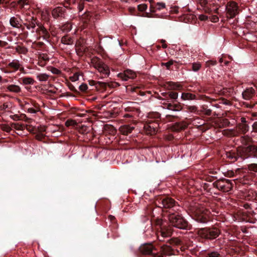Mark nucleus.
Masks as SVG:
<instances>
[{
	"label": "nucleus",
	"mask_w": 257,
	"mask_h": 257,
	"mask_svg": "<svg viewBox=\"0 0 257 257\" xmlns=\"http://www.w3.org/2000/svg\"><path fill=\"white\" fill-rule=\"evenodd\" d=\"M195 219L201 223H206L210 218V211L204 204H197L192 209Z\"/></svg>",
	"instance_id": "f257e3e1"
},
{
	"label": "nucleus",
	"mask_w": 257,
	"mask_h": 257,
	"mask_svg": "<svg viewBox=\"0 0 257 257\" xmlns=\"http://www.w3.org/2000/svg\"><path fill=\"white\" fill-rule=\"evenodd\" d=\"M170 225L181 229H189L188 222L181 215L175 213H171L168 216Z\"/></svg>",
	"instance_id": "f03ea898"
},
{
	"label": "nucleus",
	"mask_w": 257,
	"mask_h": 257,
	"mask_svg": "<svg viewBox=\"0 0 257 257\" xmlns=\"http://www.w3.org/2000/svg\"><path fill=\"white\" fill-rule=\"evenodd\" d=\"M196 233L202 238L211 240L217 237L220 232L217 228L206 227L197 230Z\"/></svg>",
	"instance_id": "7ed1b4c3"
},
{
	"label": "nucleus",
	"mask_w": 257,
	"mask_h": 257,
	"mask_svg": "<svg viewBox=\"0 0 257 257\" xmlns=\"http://www.w3.org/2000/svg\"><path fill=\"white\" fill-rule=\"evenodd\" d=\"M92 66L98 70V71L104 75L105 77H108L110 74L109 67L105 64L101 59L94 57L91 59Z\"/></svg>",
	"instance_id": "20e7f679"
},
{
	"label": "nucleus",
	"mask_w": 257,
	"mask_h": 257,
	"mask_svg": "<svg viewBox=\"0 0 257 257\" xmlns=\"http://www.w3.org/2000/svg\"><path fill=\"white\" fill-rule=\"evenodd\" d=\"M213 185L218 190L224 192L230 191L233 187L231 181L228 179L217 180L213 183Z\"/></svg>",
	"instance_id": "39448f33"
},
{
	"label": "nucleus",
	"mask_w": 257,
	"mask_h": 257,
	"mask_svg": "<svg viewBox=\"0 0 257 257\" xmlns=\"http://www.w3.org/2000/svg\"><path fill=\"white\" fill-rule=\"evenodd\" d=\"M226 11L227 18L232 19L235 17L239 13L237 3L234 2H228L226 6Z\"/></svg>",
	"instance_id": "423d86ee"
},
{
	"label": "nucleus",
	"mask_w": 257,
	"mask_h": 257,
	"mask_svg": "<svg viewBox=\"0 0 257 257\" xmlns=\"http://www.w3.org/2000/svg\"><path fill=\"white\" fill-rule=\"evenodd\" d=\"M159 124L155 121H149L144 124V128L148 135H155L158 131Z\"/></svg>",
	"instance_id": "0eeeda50"
},
{
	"label": "nucleus",
	"mask_w": 257,
	"mask_h": 257,
	"mask_svg": "<svg viewBox=\"0 0 257 257\" xmlns=\"http://www.w3.org/2000/svg\"><path fill=\"white\" fill-rule=\"evenodd\" d=\"M243 152L247 156V158L257 159V146L254 145H249L243 149Z\"/></svg>",
	"instance_id": "6e6552de"
},
{
	"label": "nucleus",
	"mask_w": 257,
	"mask_h": 257,
	"mask_svg": "<svg viewBox=\"0 0 257 257\" xmlns=\"http://www.w3.org/2000/svg\"><path fill=\"white\" fill-rule=\"evenodd\" d=\"M117 76L123 81H127L129 79H134L136 77V73L131 70H126L123 73H119Z\"/></svg>",
	"instance_id": "1a4fd4ad"
},
{
	"label": "nucleus",
	"mask_w": 257,
	"mask_h": 257,
	"mask_svg": "<svg viewBox=\"0 0 257 257\" xmlns=\"http://www.w3.org/2000/svg\"><path fill=\"white\" fill-rule=\"evenodd\" d=\"M8 67L11 69L13 72H16L18 71L19 69H20V68H21L22 70L23 69L22 62L18 59H13L8 64Z\"/></svg>",
	"instance_id": "9d476101"
},
{
	"label": "nucleus",
	"mask_w": 257,
	"mask_h": 257,
	"mask_svg": "<svg viewBox=\"0 0 257 257\" xmlns=\"http://www.w3.org/2000/svg\"><path fill=\"white\" fill-rule=\"evenodd\" d=\"M140 251L144 254H150L155 249L152 243H145L140 247Z\"/></svg>",
	"instance_id": "9b49d317"
},
{
	"label": "nucleus",
	"mask_w": 257,
	"mask_h": 257,
	"mask_svg": "<svg viewBox=\"0 0 257 257\" xmlns=\"http://www.w3.org/2000/svg\"><path fill=\"white\" fill-rule=\"evenodd\" d=\"M37 29L36 30V33L42 36L44 39L49 37V34L46 28L41 23L37 24Z\"/></svg>",
	"instance_id": "f8f14e48"
},
{
	"label": "nucleus",
	"mask_w": 257,
	"mask_h": 257,
	"mask_svg": "<svg viewBox=\"0 0 257 257\" xmlns=\"http://www.w3.org/2000/svg\"><path fill=\"white\" fill-rule=\"evenodd\" d=\"M173 229L171 226H163L160 231V235L163 238H167L171 236L173 233Z\"/></svg>",
	"instance_id": "ddd939ff"
},
{
	"label": "nucleus",
	"mask_w": 257,
	"mask_h": 257,
	"mask_svg": "<svg viewBox=\"0 0 257 257\" xmlns=\"http://www.w3.org/2000/svg\"><path fill=\"white\" fill-rule=\"evenodd\" d=\"M161 203L163 207L166 208H171L173 207H176L175 201L169 197H165L161 199Z\"/></svg>",
	"instance_id": "4468645a"
},
{
	"label": "nucleus",
	"mask_w": 257,
	"mask_h": 257,
	"mask_svg": "<svg viewBox=\"0 0 257 257\" xmlns=\"http://www.w3.org/2000/svg\"><path fill=\"white\" fill-rule=\"evenodd\" d=\"M197 4H198L202 10L206 13L210 14L212 12L211 9V4L208 3L207 0H198Z\"/></svg>",
	"instance_id": "2eb2a0df"
},
{
	"label": "nucleus",
	"mask_w": 257,
	"mask_h": 257,
	"mask_svg": "<svg viewBox=\"0 0 257 257\" xmlns=\"http://www.w3.org/2000/svg\"><path fill=\"white\" fill-rule=\"evenodd\" d=\"M27 22L24 24L26 25L27 28L29 30L31 29H34L37 24L39 23L34 17L30 16L29 18L26 19Z\"/></svg>",
	"instance_id": "dca6fc26"
},
{
	"label": "nucleus",
	"mask_w": 257,
	"mask_h": 257,
	"mask_svg": "<svg viewBox=\"0 0 257 257\" xmlns=\"http://www.w3.org/2000/svg\"><path fill=\"white\" fill-rule=\"evenodd\" d=\"M249 126L247 123H238L235 128V130L239 134H245L248 132Z\"/></svg>",
	"instance_id": "f3484780"
},
{
	"label": "nucleus",
	"mask_w": 257,
	"mask_h": 257,
	"mask_svg": "<svg viewBox=\"0 0 257 257\" xmlns=\"http://www.w3.org/2000/svg\"><path fill=\"white\" fill-rule=\"evenodd\" d=\"M188 125V123L185 121L176 122L172 126V130L173 131H180L185 129Z\"/></svg>",
	"instance_id": "a211bd4d"
},
{
	"label": "nucleus",
	"mask_w": 257,
	"mask_h": 257,
	"mask_svg": "<svg viewBox=\"0 0 257 257\" xmlns=\"http://www.w3.org/2000/svg\"><path fill=\"white\" fill-rule=\"evenodd\" d=\"M10 23L11 26L15 28L20 29L22 26L20 23V18L19 15L11 18Z\"/></svg>",
	"instance_id": "6ab92c4d"
},
{
	"label": "nucleus",
	"mask_w": 257,
	"mask_h": 257,
	"mask_svg": "<svg viewBox=\"0 0 257 257\" xmlns=\"http://www.w3.org/2000/svg\"><path fill=\"white\" fill-rule=\"evenodd\" d=\"M64 10L62 7H57L52 11V15L55 19L63 17L64 15Z\"/></svg>",
	"instance_id": "aec40b11"
},
{
	"label": "nucleus",
	"mask_w": 257,
	"mask_h": 257,
	"mask_svg": "<svg viewBox=\"0 0 257 257\" xmlns=\"http://www.w3.org/2000/svg\"><path fill=\"white\" fill-rule=\"evenodd\" d=\"M254 94V90L253 88L250 87L247 88L242 93V97L244 99L249 100L251 99Z\"/></svg>",
	"instance_id": "412c9836"
},
{
	"label": "nucleus",
	"mask_w": 257,
	"mask_h": 257,
	"mask_svg": "<svg viewBox=\"0 0 257 257\" xmlns=\"http://www.w3.org/2000/svg\"><path fill=\"white\" fill-rule=\"evenodd\" d=\"M134 126L130 125H124L119 127V131L123 135H127L134 130Z\"/></svg>",
	"instance_id": "4be33fe9"
},
{
	"label": "nucleus",
	"mask_w": 257,
	"mask_h": 257,
	"mask_svg": "<svg viewBox=\"0 0 257 257\" xmlns=\"http://www.w3.org/2000/svg\"><path fill=\"white\" fill-rule=\"evenodd\" d=\"M161 251L163 255H171L173 254L172 248L167 245L164 244L161 247Z\"/></svg>",
	"instance_id": "5701e85b"
},
{
	"label": "nucleus",
	"mask_w": 257,
	"mask_h": 257,
	"mask_svg": "<svg viewBox=\"0 0 257 257\" xmlns=\"http://www.w3.org/2000/svg\"><path fill=\"white\" fill-rule=\"evenodd\" d=\"M164 107L172 111H179L181 109L180 105L177 104H172L171 103H163Z\"/></svg>",
	"instance_id": "b1692460"
},
{
	"label": "nucleus",
	"mask_w": 257,
	"mask_h": 257,
	"mask_svg": "<svg viewBox=\"0 0 257 257\" xmlns=\"http://www.w3.org/2000/svg\"><path fill=\"white\" fill-rule=\"evenodd\" d=\"M40 111V105L36 102H33L32 105L27 108V111L30 113H36Z\"/></svg>",
	"instance_id": "393cba45"
},
{
	"label": "nucleus",
	"mask_w": 257,
	"mask_h": 257,
	"mask_svg": "<svg viewBox=\"0 0 257 257\" xmlns=\"http://www.w3.org/2000/svg\"><path fill=\"white\" fill-rule=\"evenodd\" d=\"M8 91L16 93H20L21 91V88L17 85L11 84L6 87Z\"/></svg>",
	"instance_id": "a878e982"
},
{
	"label": "nucleus",
	"mask_w": 257,
	"mask_h": 257,
	"mask_svg": "<svg viewBox=\"0 0 257 257\" xmlns=\"http://www.w3.org/2000/svg\"><path fill=\"white\" fill-rule=\"evenodd\" d=\"M223 134L228 137H235L238 136V132L235 129L226 130L223 131Z\"/></svg>",
	"instance_id": "bb28decb"
},
{
	"label": "nucleus",
	"mask_w": 257,
	"mask_h": 257,
	"mask_svg": "<svg viewBox=\"0 0 257 257\" xmlns=\"http://www.w3.org/2000/svg\"><path fill=\"white\" fill-rule=\"evenodd\" d=\"M12 107V104L11 102H5L0 106V113H3L7 109L9 110Z\"/></svg>",
	"instance_id": "cd10ccee"
},
{
	"label": "nucleus",
	"mask_w": 257,
	"mask_h": 257,
	"mask_svg": "<svg viewBox=\"0 0 257 257\" xmlns=\"http://www.w3.org/2000/svg\"><path fill=\"white\" fill-rule=\"evenodd\" d=\"M61 42L65 45H72L73 43V40L71 37L65 36L62 38Z\"/></svg>",
	"instance_id": "c85d7f7f"
},
{
	"label": "nucleus",
	"mask_w": 257,
	"mask_h": 257,
	"mask_svg": "<svg viewBox=\"0 0 257 257\" xmlns=\"http://www.w3.org/2000/svg\"><path fill=\"white\" fill-rule=\"evenodd\" d=\"M252 139L251 137L248 136H244L240 138V141L241 144L243 145H247L249 143L252 142Z\"/></svg>",
	"instance_id": "c756f323"
},
{
	"label": "nucleus",
	"mask_w": 257,
	"mask_h": 257,
	"mask_svg": "<svg viewBox=\"0 0 257 257\" xmlns=\"http://www.w3.org/2000/svg\"><path fill=\"white\" fill-rule=\"evenodd\" d=\"M226 157L228 159H231L233 162L236 161L238 158V155L233 152H227Z\"/></svg>",
	"instance_id": "7c9ffc66"
},
{
	"label": "nucleus",
	"mask_w": 257,
	"mask_h": 257,
	"mask_svg": "<svg viewBox=\"0 0 257 257\" xmlns=\"http://www.w3.org/2000/svg\"><path fill=\"white\" fill-rule=\"evenodd\" d=\"M11 126L17 130H24L26 127V125L24 124L20 123H13Z\"/></svg>",
	"instance_id": "2f4dec72"
},
{
	"label": "nucleus",
	"mask_w": 257,
	"mask_h": 257,
	"mask_svg": "<svg viewBox=\"0 0 257 257\" xmlns=\"http://www.w3.org/2000/svg\"><path fill=\"white\" fill-rule=\"evenodd\" d=\"M22 83L24 85H32L35 80L31 77H24L22 79Z\"/></svg>",
	"instance_id": "473e14b6"
},
{
	"label": "nucleus",
	"mask_w": 257,
	"mask_h": 257,
	"mask_svg": "<svg viewBox=\"0 0 257 257\" xmlns=\"http://www.w3.org/2000/svg\"><path fill=\"white\" fill-rule=\"evenodd\" d=\"M49 75L45 73H40L37 75V78L40 81H46L49 78Z\"/></svg>",
	"instance_id": "72a5a7b5"
},
{
	"label": "nucleus",
	"mask_w": 257,
	"mask_h": 257,
	"mask_svg": "<svg viewBox=\"0 0 257 257\" xmlns=\"http://www.w3.org/2000/svg\"><path fill=\"white\" fill-rule=\"evenodd\" d=\"M98 83L100 87L105 88L106 86H108L111 88H114L115 85H114V82H110L108 83H105L103 82L98 81Z\"/></svg>",
	"instance_id": "f704fd0d"
},
{
	"label": "nucleus",
	"mask_w": 257,
	"mask_h": 257,
	"mask_svg": "<svg viewBox=\"0 0 257 257\" xmlns=\"http://www.w3.org/2000/svg\"><path fill=\"white\" fill-rule=\"evenodd\" d=\"M30 4V0H18L17 4L20 5L21 9H23L25 6H28Z\"/></svg>",
	"instance_id": "c9c22d12"
},
{
	"label": "nucleus",
	"mask_w": 257,
	"mask_h": 257,
	"mask_svg": "<svg viewBox=\"0 0 257 257\" xmlns=\"http://www.w3.org/2000/svg\"><path fill=\"white\" fill-rule=\"evenodd\" d=\"M201 64L200 62H195L192 63V69L194 71H197L200 69Z\"/></svg>",
	"instance_id": "e433bc0d"
},
{
	"label": "nucleus",
	"mask_w": 257,
	"mask_h": 257,
	"mask_svg": "<svg viewBox=\"0 0 257 257\" xmlns=\"http://www.w3.org/2000/svg\"><path fill=\"white\" fill-rule=\"evenodd\" d=\"M156 6L154 7L153 5H151L150 7V13H146V17H152V15L151 13H154L157 11Z\"/></svg>",
	"instance_id": "4c0bfd02"
},
{
	"label": "nucleus",
	"mask_w": 257,
	"mask_h": 257,
	"mask_svg": "<svg viewBox=\"0 0 257 257\" xmlns=\"http://www.w3.org/2000/svg\"><path fill=\"white\" fill-rule=\"evenodd\" d=\"M205 257H221V255L217 251H212L207 253Z\"/></svg>",
	"instance_id": "58836bf2"
},
{
	"label": "nucleus",
	"mask_w": 257,
	"mask_h": 257,
	"mask_svg": "<svg viewBox=\"0 0 257 257\" xmlns=\"http://www.w3.org/2000/svg\"><path fill=\"white\" fill-rule=\"evenodd\" d=\"M156 224L160 226V229L163 226H166L167 223L162 219H157L156 221Z\"/></svg>",
	"instance_id": "ea45409f"
},
{
	"label": "nucleus",
	"mask_w": 257,
	"mask_h": 257,
	"mask_svg": "<svg viewBox=\"0 0 257 257\" xmlns=\"http://www.w3.org/2000/svg\"><path fill=\"white\" fill-rule=\"evenodd\" d=\"M247 169L250 171L257 172V164H251L247 166Z\"/></svg>",
	"instance_id": "a19ab883"
},
{
	"label": "nucleus",
	"mask_w": 257,
	"mask_h": 257,
	"mask_svg": "<svg viewBox=\"0 0 257 257\" xmlns=\"http://www.w3.org/2000/svg\"><path fill=\"white\" fill-rule=\"evenodd\" d=\"M147 8L148 6L146 4H141L138 6V10L140 12H144Z\"/></svg>",
	"instance_id": "79ce46f5"
},
{
	"label": "nucleus",
	"mask_w": 257,
	"mask_h": 257,
	"mask_svg": "<svg viewBox=\"0 0 257 257\" xmlns=\"http://www.w3.org/2000/svg\"><path fill=\"white\" fill-rule=\"evenodd\" d=\"M194 95L191 93H183L182 94V98L183 99H193Z\"/></svg>",
	"instance_id": "37998d69"
},
{
	"label": "nucleus",
	"mask_w": 257,
	"mask_h": 257,
	"mask_svg": "<svg viewBox=\"0 0 257 257\" xmlns=\"http://www.w3.org/2000/svg\"><path fill=\"white\" fill-rule=\"evenodd\" d=\"M156 9L157 10H161L166 8V5L164 3H157L156 4Z\"/></svg>",
	"instance_id": "c03bdc74"
},
{
	"label": "nucleus",
	"mask_w": 257,
	"mask_h": 257,
	"mask_svg": "<svg viewBox=\"0 0 257 257\" xmlns=\"http://www.w3.org/2000/svg\"><path fill=\"white\" fill-rule=\"evenodd\" d=\"M76 124V121L75 120H72V119L67 120L65 122V125L66 126H67V127L70 126H74Z\"/></svg>",
	"instance_id": "a18cd8bd"
},
{
	"label": "nucleus",
	"mask_w": 257,
	"mask_h": 257,
	"mask_svg": "<svg viewBox=\"0 0 257 257\" xmlns=\"http://www.w3.org/2000/svg\"><path fill=\"white\" fill-rule=\"evenodd\" d=\"M1 128L3 131L8 133L10 132L12 130L11 127L6 124L2 125L1 126Z\"/></svg>",
	"instance_id": "49530a36"
},
{
	"label": "nucleus",
	"mask_w": 257,
	"mask_h": 257,
	"mask_svg": "<svg viewBox=\"0 0 257 257\" xmlns=\"http://www.w3.org/2000/svg\"><path fill=\"white\" fill-rule=\"evenodd\" d=\"M39 59H42V60L45 61L46 62L49 60V58L47 55L44 54H40L39 56Z\"/></svg>",
	"instance_id": "de8ad7c7"
},
{
	"label": "nucleus",
	"mask_w": 257,
	"mask_h": 257,
	"mask_svg": "<svg viewBox=\"0 0 257 257\" xmlns=\"http://www.w3.org/2000/svg\"><path fill=\"white\" fill-rule=\"evenodd\" d=\"M79 90L82 92L86 91L88 89V86L85 83H82L79 86Z\"/></svg>",
	"instance_id": "09e8293b"
},
{
	"label": "nucleus",
	"mask_w": 257,
	"mask_h": 257,
	"mask_svg": "<svg viewBox=\"0 0 257 257\" xmlns=\"http://www.w3.org/2000/svg\"><path fill=\"white\" fill-rule=\"evenodd\" d=\"M33 102H35L33 101H32V100L25 101H24V102H23L21 104V105H22L23 106H30L32 105Z\"/></svg>",
	"instance_id": "8fccbe9b"
},
{
	"label": "nucleus",
	"mask_w": 257,
	"mask_h": 257,
	"mask_svg": "<svg viewBox=\"0 0 257 257\" xmlns=\"http://www.w3.org/2000/svg\"><path fill=\"white\" fill-rule=\"evenodd\" d=\"M217 63L216 61L214 60H209L206 62V66L210 67V66H213L216 65Z\"/></svg>",
	"instance_id": "3c124183"
},
{
	"label": "nucleus",
	"mask_w": 257,
	"mask_h": 257,
	"mask_svg": "<svg viewBox=\"0 0 257 257\" xmlns=\"http://www.w3.org/2000/svg\"><path fill=\"white\" fill-rule=\"evenodd\" d=\"M169 97L173 99H176L178 97V93L177 92H170L169 93Z\"/></svg>",
	"instance_id": "603ef678"
},
{
	"label": "nucleus",
	"mask_w": 257,
	"mask_h": 257,
	"mask_svg": "<svg viewBox=\"0 0 257 257\" xmlns=\"http://www.w3.org/2000/svg\"><path fill=\"white\" fill-rule=\"evenodd\" d=\"M209 19L213 23H216L219 21V18L216 15H213L210 17Z\"/></svg>",
	"instance_id": "864d4df0"
},
{
	"label": "nucleus",
	"mask_w": 257,
	"mask_h": 257,
	"mask_svg": "<svg viewBox=\"0 0 257 257\" xmlns=\"http://www.w3.org/2000/svg\"><path fill=\"white\" fill-rule=\"evenodd\" d=\"M174 63V61L173 60H170L168 62L165 63H162V65H165L168 69H169L171 65H172Z\"/></svg>",
	"instance_id": "5fc2aeb1"
},
{
	"label": "nucleus",
	"mask_w": 257,
	"mask_h": 257,
	"mask_svg": "<svg viewBox=\"0 0 257 257\" xmlns=\"http://www.w3.org/2000/svg\"><path fill=\"white\" fill-rule=\"evenodd\" d=\"M51 71L52 73L55 74H60L61 73V71L58 69L54 67H52L51 69Z\"/></svg>",
	"instance_id": "6e6d98bb"
},
{
	"label": "nucleus",
	"mask_w": 257,
	"mask_h": 257,
	"mask_svg": "<svg viewBox=\"0 0 257 257\" xmlns=\"http://www.w3.org/2000/svg\"><path fill=\"white\" fill-rule=\"evenodd\" d=\"M198 19L199 20H200L201 21H204L208 20V16H207L205 15L201 14V15H199Z\"/></svg>",
	"instance_id": "4d7b16f0"
},
{
	"label": "nucleus",
	"mask_w": 257,
	"mask_h": 257,
	"mask_svg": "<svg viewBox=\"0 0 257 257\" xmlns=\"http://www.w3.org/2000/svg\"><path fill=\"white\" fill-rule=\"evenodd\" d=\"M84 9V2H82L81 1H80L78 5V9L79 10V12H81Z\"/></svg>",
	"instance_id": "13d9d810"
},
{
	"label": "nucleus",
	"mask_w": 257,
	"mask_h": 257,
	"mask_svg": "<svg viewBox=\"0 0 257 257\" xmlns=\"http://www.w3.org/2000/svg\"><path fill=\"white\" fill-rule=\"evenodd\" d=\"M79 76L76 74H74L72 76H71L70 77V79L71 81L74 82L78 80Z\"/></svg>",
	"instance_id": "bf43d9fd"
},
{
	"label": "nucleus",
	"mask_w": 257,
	"mask_h": 257,
	"mask_svg": "<svg viewBox=\"0 0 257 257\" xmlns=\"http://www.w3.org/2000/svg\"><path fill=\"white\" fill-rule=\"evenodd\" d=\"M98 81L96 82V81H95L94 80H89V84L91 86H94V85L96 86V88H97L98 86H100V85L98 83Z\"/></svg>",
	"instance_id": "052dcab7"
},
{
	"label": "nucleus",
	"mask_w": 257,
	"mask_h": 257,
	"mask_svg": "<svg viewBox=\"0 0 257 257\" xmlns=\"http://www.w3.org/2000/svg\"><path fill=\"white\" fill-rule=\"evenodd\" d=\"M38 64L41 67H43L46 65V62L42 59H39Z\"/></svg>",
	"instance_id": "680f3d73"
},
{
	"label": "nucleus",
	"mask_w": 257,
	"mask_h": 257,
	"mask_svg": "<svg viewBox=\"0 0 257 257\" xmlns=\"http://www.w3.org/2000/svg\"><path fill=\"white\" fill-rule=\"evenodd\" d=\"M76 51L77 53L78 54H79L80 53H82L83 52H85V48L82 47V48H77L76 49Z\"/></svg>",
	"instance_id": "e2e57ef3"
},
{
	"label": "nucleus",
	"mask_w": 257,
	"mask_h": 257,
	"mask_svg": "<svg viewBox=\"0 0 257 257\" xmlns=\"http://www.w3.org/2000/svg\"><path fill=\"white\" fill-rule=\"evenodd\" d=\"M252 132L257 133V121L254 122L252 125Z\"/></svg>",
	"instance_id": "0e129e2a"
},
{
	"label": "nucleus",
	"mask_w": 257,
	"mask_h": 257,
	"mask_svg": "<svg viewBox=\"0 0 257 257\" xmlns=\"http://www.w3.org/2000/svg\"><path fill=\"white\" fill-rule=\"evenodd\" d=\"M166 41L164 39L161 40V43H162V47L163 48L165 49L167 47V45L165 43Z\"/></svg>",
	"instance_id": "69168bd1"
},
{
	"label": "nucleus",
	"mask_w": 257,
	"mask_h": 257,
	"mask_svg": "<svg viewBox=\"0 0 257 257\" xmlns=\"http://www.w3.org/2000/svg\"><path fill=\"white\" fill-rule=\"evenodd\" d=\"M54 126V125H50L48 126L47 129L49 132H52V133H55L56 132V130H53L52 129V127Z\"/></svg>",
	"instance_id": "338daca9"
},
{
	"label": "nucleus",
	"mask_w": 257,
	"mask_h": 257,
	"mask_svg": "<svg viewBox=\"0 0 257 257\" xmlns=\"http://www.w3.org/2000/svg\"><path fill=\"white\" fill-rule=\"evenodd\" d=\"M12 118L14 120H20V116L17 114L14 115L12 116Z\"/></svg>",
	"instance_id": "774afa93"
}]
</instances>
